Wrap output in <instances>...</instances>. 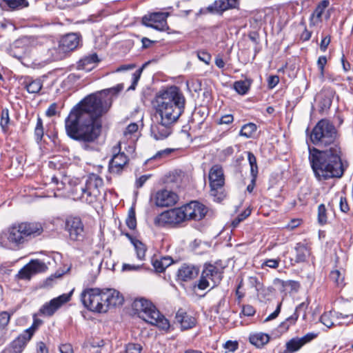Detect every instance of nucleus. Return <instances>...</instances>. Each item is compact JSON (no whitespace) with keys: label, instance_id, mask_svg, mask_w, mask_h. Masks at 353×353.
<instances>
[{"label":"nucleus","instance_id":"4d7b16f0","mask_svg":"<svg viewBox=\"0 0 353 353\" xmlns=\"http://www.w3.org/2000/svg\"><path fill=\"white\" fill-rule=\"evenodd\" d=\"M138 125L136 123H131L125 128L123 134L124 136L131 135L138 130Z\"/></svg>","mask_w":353,"mask_h":353},{"label":"nucleus","instance_id":"a18cd8bd","mask_svg":"<svg viewBox=\"0 0 353 353\" xmlns=\"http://www.w3.org/2000/svg\"><path fill=\"white\" fill-rule=\"evenodd\" d=\"M280 261V258L265 259L261 263V268H263L264 267H268L272 269H276L279 266Z\"/></svg>","mask_w":353,"mask_h":353},{"label":"nucleus","instance_id":"39448f33","mask_svg":"<svg viewBox=\"0 0 353 353\" xmlns=\"http://www.w3.org/2000/svg\"><path fill=\"white\" fill-rule=\"evenodd\" d=\"M42 232L40 222H15L8 228L7 232L0 234V246L19 249L30 238L40 235Z\"/></svg>","mask_w":353,"mask_h":353},{"label":"nucleus","instance_id":"6ab92c4d","mask_svg":"<svg viewBox=\"0 0 353 353\" xmlns=\"http://www.w3.org/2000/svg\"><path fill=\"white\" fill-rule=\"evenodd\" d=\"M239 0H216L207 10L209 12L222 14L225 11L238 8Z\"/></svg>","mask_w":353,"mask_h":353},{"label":"nucleus","instance_id":"c756f323","mask_svg":"<svg viewBox=\"0 0 353 353\" xmlns=\"http://www.w3.org/2000/svg\"><path fill=\"white\" fill-rule=\"evenodd\" d=\"M329 279L339 288H343L345 285V270L341 268L331 270Z\"/></svg>","mask_w":353,"mask_h":353},{"label":"nucleus","instance_id":"473e14b6","mask_svg":"<svg viewBox=\"0 0 353 353\" xmlns=\"http://www.w3.org/2000/svg\"><path fill=\"white\" fill-rule=\"evenodd\" d=\"M32 275L45 272L46 266L45 263L39 259H32L26 264Z\"/></svg>","mask_w":353,"mask_h":353},{"label":"nucleus","instance_id":"a878e982","mask_svg":"<svg viewBox=\"0 0 353 353\" xmlns=\"http://www.w3.org/2000/svg\"><path fill=\"white\" fill-rule=\"evenodd\" d=\"M299 317V314L293 313L290 316L288 317L285 321L281 322L277 327L273 331V334L276 336H280L287 332L290 327L294 325Z\"/></svg>","mask_w":353,"mask_h":353},{"label":"nucleus","instance_id":"49530a36","mask_svg":"<svg viewBox=\"0 0 353 353\" xmlns=\"http://www.w3.org/2000/svg\"><path fill=\"white\" fill-rule=\"evenodd\" d=\"M142 346L139 343H130L125 345L124 353H141Z\"/></svg>","mask_w":353,"mask_h":353},{"label":"nucleus","instance_id":"58836bf2","mask_svg":"<svg viewBox=\"0 0 353 353\" xmlns=\"http://www.w3.org/2000/svg\"><path fill=\"white\" fill-rule=\"evenodd\" d=\"M48 52L50 53V59L52 61L62 59L65 54V52L62 50V48L59 43L58 44L57 47H54L49 49Z\"/></svg>","mask_w":353,"mask_h":353},{"label":"nucleus","instance_id":"5701e85b","mask_svg":"<svg viewBox=\"0 0 353 353\" xmlns=\"http://www.w3.org/2000/svg\"><path fill=\"white\" fill-rule=\"evenodd\" d=\"M64 229L68 233L71 241H81L84 237V225L83 222H65Z\"/></svg>","mask_w":353,"mask_h":353},{"label":"nucleus","instance_id":"393cba45","mask_svg":"<svg viewBox=\"0 0 353 353\" xmlns=\"http://www.w3.org/2000/svg\"><path fill=\"white\" fill-rule=\"evenodd\" d=\"M62 50L65 53L74 50L79 45V38L75 33H70L63 37L59 41Z\"/></svg>","mask_w":353,"mask_h":353},{"label":"nucleus","instance_id":"ea45409f","mask_svg":"<svg viewBox=\"0 0 353 353\" xmlns=\"http://www.w3.org/2000/svg\"><path fill=\"white\" fill-rule=\"evenodd\" d=\"M10 123L9 111L7 108L3 109L1 111L0 125L2 130L6 132Z\"/></svg>","mask_w":353,"mask_h":353},{"label":"nucleus","instance_id":"9b49d317","mask_svg":"<svg viewBox=\"0 0 353 353\" xmlns=\"http://www.w3.org/2000/svg\"><path fill=\"white\" fill-rule=\"evenodd\" d=\"M223 274L222 269L210 263H205L196 284L197 288L201 290L207 289L210 286L209 280L212 281V287L218 285L223 279Z\"/></svg>","mask_w":353,"mask_h":353},{"label":"nucleus","instance_id":"20e7f679","mask_svg":"<svg viewBox=\"0 0 353 353\" xmlns=\"http://www.w3.org/2000/svg\"><path fill=\"white\" fill-rule=\"evenodd\" d=\"M156 103L159 117L174 123L184 111L185 99L179 88L171 86L157 95Z\"/></svg>","mask_w":353,"mask_h":353},{"label":"nucleus","instance_id":"0e129e2a","mask_svg":"<svg viewBox=\"0 0 353 353\" xmlns=\"http://www.w3.org/2000/svg\"><path fill=\"white\" fill-rule=\"evenodd\" d=\"M234 120V117L232 114H228L222 116L219 121L217 122L219 124H230Z\"/></svg>","mask_w":353,"mask_h":353},{"label":"nucleus","instance_id":"052dcab7","mask_svg":"<svg viewBox=\"0 0 353 353\" xmlns=\"http://www.w3.org/2000/svg\"><path fill=\"white\" fill-rule=\"evenodd\" d=\"M141 268V265L123 263L122 265V270L123 271H137L139 270Z\"/></svg>","mask_w":353,"mask_h":353},{"label":"nucleus","instance_id":"dca6fc26","mask_svg":"<svg viewBox=\"0 0 353 353\" xmlns=\"http://www.w3.org/2000/svg\"><path fill=\"white\" fill-rule=\"evenodd\" d=\"M168 16V13L165 12L151 13L143 17L142 23L145 26L164 31L168 29L166 21Z\"/></svg>","mask_w":353,"mask_h":353},{"label":"nucleus","instance_id":"09e8293b","mask_svg":"<svg viewBox=\"0 0 353 353\" xmlns=\"http://www.w3.org/2000/svg\"><path fill=\"white\" fill-rule=\"evenodd\" d=\"M256 313L255 308L250 304L243 305L240 316H253Z\"/></svg>","mask_w":353,"mask_h":353},{"label":"nucleus","instance_id":"79ce46f5","mask_svg":"<svg viewBox=\"0 0 353 353\" xmlns=\"http://www.w3.org/2000/svg\"><path fill=\"white\" fill-rule=\"evenodd\" d=\"M347 303H343L341 307L339 309V310L336 311L334 310V314L335 316L339 318H348L349 316L352 315V310H349L346 308Z\"/></svg>","mask_w":353,"mask_h":353},{"label":"nucleus","instance_id":"423d86ee","mask_svg":"<svg viewBox=\"0 0 353 353\" xmlns=\"http://www.w3.org/2000/svg\"><path fill=\"white\" fill-rule=\"evenodd\" d=\"M212 212L197 201H190L180 208H174L162 212L156 221H201L208 216L212 218Z\"/></svg>","mask_w":353,"mask_h":353},{"label":"nucleus","instance_id":"69168bd1","mask_svg":"<svg viewBox=\"0 0 353 353\" xmlns=\"http://www.w3.org/2000/svg\"><path fill=\"white\" fill-rule=\"evenodd\" d=\"M326 219V210L324 205L321 204L318 208V221H325Z\"/></svg>","mask_w":353,"mask_h":353},{"label":"nucleus","instance_id":"bf43d9fd","mask_svg":"<svg viewBox=\"0 0 353 353\" xmlns=\"http://www.w3.org/2000/svg\"><path fill=\"white\" fill-rule=\"evenodd\" d=\"M58 105L57 103H52L46 112V114L48 117L54 116L57 112Z\"/></svg>","mask_w":353,"mask_h":353},{"label":"nucleus","instance_id":"4be33fe9","mask_svg":"<svg viewBox=\"0 0 353 353\" xmlns=\"http://www.w3.org/2000/svg\"><path fill=\"white\" fill-rule=\"evenodd\" d=\"M318 336V334L314 332H308L303 336L299 338L294 337L289 340L286 344L285 347L292 352H296L301 350L305 344L311 342Z\"/></svg>","mask_w":353,"mask_h":353},{"label":"nucleus","instance_id":"2f4dec72","mask_svg":"<svg viewBox=\"0 0 353 353\" xmlns=\"http://www.w3.org/2000/svg\"><path fill=\"white\" fill-rule=\"evenodd\" d=\"M171 260L169 257H161V259H154L152 261V266L154 270L157 272L161 273L163 272L166 268H168L170 264Z\"/></svg>","mask_w":353,"mask_h":353},{"label":"nucleus","instance_id":"412c9836","mask_svg":"<svg viewBox=\"0 0 353 353\" xmlns=\"http://www.w3.org/2000/svg\"><path fill=\"white\" fill-rule=\"evenodd\" d=\"M175 321L180 325L182 330L194 327L197 323L196 317L188 314L185 310L179 308L175 314Z\"/></svg>","mask_w":353,"mask_h":353},{"label":"nucleus","instance_id":"f8f14e48","mask_svg":"<svg viewBox=\"0 0 353 353\" xmlns=\"http://www.w3.org/2000/svg\"><path fill=\"white\" fill-rule=\"evenodd\" d=\"M137 315L148 323L155 325L161 330H168L170 328L169 321L152 303V306L145 307L143 312H141Z\"/></svg>","mask_w":353,"mask_h":353},{"label":"nucleus","instance_id":"c03bdc74","mask_svg":"<svg viewBox=\"0 0 353 353\" xmlns=\"http://www.w3.org/2000/svg\"><path fill=\"white\" fill-rule=\"evenodd\" d=\"M249 285L252 288H254L257 292H259L263 289V283L259 281L257 276H251L248 277Z\"/></svg>","mask_w":353,"mask_h":353},{"label":"nucleus","instance_id":"37998d69","mask_svg":"<svg viewBox=\"0 0 353 353\" xmlns=\"http://www.w3.org/2000/svg\"><path fill=\"white\" fill-rule=\"evenodd\" d=\"M32 276V275L26 265H25L16 275V278L19 280H30Z\"/></svg>","mask_w":353,"mask_h":353},{"label":"nucleus","instance_id":"6e6d98bb","mask_svg":"<svg viewBox=\"0 0 353 353\" xmlns=\"http://www.w3.org/2000/svg\"><path fill=\"white\" fill-rule=\"evenodd\" d=\"M36 353H49L48 347L43 341H38L36 343Z\"/></svg>","mask_w":353,"mask_h":353},{"label":"nucleus","instance_id":"8fccbe9b","mask_svg":"<svg viewBox=\"0 0 353 353\" xmlns=\"http://www.w3.org/2000/svg\"><path fill=\"white\" fill-rule=\"evenodd\" d=\"M239 283L236 288L235 295L236 296L237 301L240 303L242 299L245 296V293L241 290V289L243 286V278L242 276L238 279Z\"/></svg>","mask_w":353,"mask_h":353},{"label":"nucleus","instance_id":"cd10ccee","mask_svg":"<svg viewBox=\"0 0 353 353\" xmlns=\"http://www.w3.org/2000/svg\"><path fill=\"white\" fill-rule=\"evenodd\" d=\"M99 62V59L96 53L85 56L78 62L77 68L79 70H83L86 72H90L94 69L97 63Z\"/></svg>","mask_w":353,"mask_h":353},{"label":"nucleus","instance_id":"ddd939ff","mask_svg":"<svg viewBox=\"0 0 353 353\" xmlns=\"http://www.w3.org/2000/svg\"><path fill=\"white\" fill-rule=\"evenodd\" d=\"M73 292L74 289L45 303L39 310V314L47 317L52 316L64 304L71 300Z\"/></svg>","mask_w":353,"mask_h":353},{"label":"nucleus","instance_id":"2eb2a0df","mask_svg":"<svg viewBox=\"0 0 353 353\" xmlns=\"http://www.w3.org/2000/svg\"><path fill=\"white\" fill-rule=\"evenodd\" d=\"M156 121H153L150 127L151 134L156 140L166 139L172 131L173 123L166 122L163 118L159 119L156 116Z\"/></svg>","mask_w":353,"mask_h":353},{"label":"nucleus","instance_id":"0eeeda50","mask_svg":"<svg viewBox=\"0 0 353 353\" xmlns=\"http://www.w3.org/2000/svg\"><path fill=\"white\" fill-rule=\"evenodd\" d=\"M103 185V179L95 174H91L88 176L84 184L74 186L70 194L75 201L92 204L97 201L101 194L100 189Z\"/></svg>","mask_w":353,"mask_h":353},{"label":"nucleus","instance_id":"f03ea898","mask_svg":"<svg viewBox=\"0 0 353 353\" xmlns=\"http://www.w3.org/2000/svg\"><path fill=\"white\" fill-rule=\"evenodd\" d=\"M341 147L334 146L328 150L310 149L309 161L315 176L319 180L341 178L343 175Z\"/></svg>","mask_w":353,"mask_h":353},{"label":"nucleus","instance_id":"4c0bfd02","mask_svg":"<svg viewBox=\"0 0 353 353\" xmlns=\"http://www.w3.org/2000/svg\"><path fill=\"white\" fill-rule=\"evenodd\" d=\"M185 222H154L157 228H165L166 230L175 229L184 227Z\"/></svg>","mask_w":353,"mask_h":353},{"label":"nucleus","instance_id":"7ed1b4c3","mask_svg":"<svg viewBox=\"0 0 353 353\" xmlns=\"http://www.w3.org/2000/svg\"><path fill=\"white\" fill-rule=\"evenodd\" d=\"M80 299L87 310L96 313H105L110 307L123 303V296L113 289L86 288L81 292Z\"/></svg>","mask_w":353,"mask_h":353},{"label":"nucleus","instance_id":"864d4df0","mask_svg":"<svg viewBox=\"0 0 353 353\" xmlns=\"http://www.w3.org/2000/svg\"><path fill=\"white\" fill-rule=\"evenodd\" d=\"M225 349L228 350L230 352H235L239 348V343L236 341H227L223 345Z\"/></svg>","mask_w":353,"mask_h":353},{"label":"nucleus","instance_id":"680f3d73","mask_svg":"<svg viewBox=\"0 0 353 353\" xmlns=\"http://www.w3.org/2000/svg\"><path fill=\"white\" fill-rule=\"evenodd\" d=\"M141 74V70H138L133 74L132 83L129 87L128 90H134L135 89V87L140 79Z\"/></svg>","mask_w":353,"mask_h":353},{"label":"nucleus","instance_id":"6e6552de","mask_svg":"<svg viewBox=\"0 0 353 353\" xmlns=\"http://www.w3.org/2000/svg\"><path fill=\"white\" fill-rule=\"evenodd\" d=\"M312 143L320 148L340 147L338 142V132L335 126L329 120H320L310 134Z\"/></svg>","mask_w":353,"mask_h":353},{"label":"nucleus","instance_id":"338daca9","mask_svg":"<svg viewBox=\"0 0 353 353\" xmlns=\"http://www.w3.org/2000/svg\"><path fill=\"white\" fill-rule=\"evenodd\" d=\"M150 177V174H145L140 176L139 179H137L135 182V185L137 188H141L145 183L147 181V180Z\"/></svg>","mask_w":353,"mask_h":353},{"label":"nucleus","instance_id":"7c9ffc66","mask_svg":"<svg viewBox=\"0 0 353 353\" xmlns=\"http://www.w3.org/2000/svg\"><path fill=\"white\" fill-rule=\"evenodd\" d=\"M28 6L26 0H1L0 8L3 10H15Z\"/></svg>","mask_w":353,"mask_h":353},{"label":"nucleus","instance_id":"4468645a","mask_svg":"<svg viewBox=\"0 0 353 353\" xmlns=\"http://www.w3.org/2000/svg\"><path fill=\"white\" fill-rule=\"evenodd\" d=\"M152 199L157 207L169 208L177 203L179 196L171 190L161 188L153 194Z\"/></svg>","mask_w":353,"mask_h":353},{"label":"nucleus","instance_id":"603ef678","mask_svg":"<svg viewBox=\"0 0 353 353\" xmlns=\"http://www.w3.org/2000/svg\"><path fill=\"white\" fill-rule=\"evenodd\" d=\"M11 314L6 311L0 312V327L5 328L10 323Z\"/></svg>","mask_w":353,"mask_h":353},{"label":"nucleus","instance_id":"aec40b11","mask_svg":"<svg viewBox=\"0 0 353 353\" xmlns=\"http://www.w3.org/2000/svg\"><path fill=\"white\" fill-rule=\"evenodd\" d=\"M199 272L200 270L199 267L192 264L183 263L177 270L176 280L190 281L196 279Z\"/></svg>","mask_w":353,"mask_h":353},{"label":"nucleus","instance_id":"9d476101","mask_svg":"<svg viewBox=\"0 0 353 353\" xmlns=\"http://www.w3.org/2000/svg\"><path fill=\"white\" fill-rule=\"evenodd\" d=\"M210 195L214 201L221 202L225 197L224 192L225 177L223 170L220 165H214L209 171Z\"/></svg>","mask_w":353,"mask_h":353},{"label":"nucleus","instance_id":"e2e57ef3","mask_svg":"<svg viewBox=\"0 0 353 353\" xmlns=\"http://www.w3.org/2000/svg\"><path fill=\"white\" fill-rule=\"evenodd\" d=\"M141 74V70H138L133 74L132 83L129 87L128 90H134L135 89V87L140 79Z\"/></svg>","mask_w":353,"mask_h":353},{"label":"nucleus","instance_id":"3c124183","mask_svg":"<svg viewBox=\"0 0 353 353\" xmlns=\"http://www.w3.org/2000/svg\"><path fill=\"white\" fill-rule=\"evenodd\" d=\"M282 285L283 287H290L291 291L292 292H298L301 288V284L299 281L289 280L286 281H282Z\"/></svg>","mask_w":353,"mask_h":353},{"label":"nucleus","instance_id":"f3484780","mask_svg":"<svg viewBox=\"0 0 353 353\" xmlns=\"http://www.w3.org/2000/svg\"><path fill=\"white\" fill-rule=\"evenodd\" d=\"M120 142L113 148V157L109 163V171L113 174H119L128 161L124 152H120Z\"/></svg>","mask_w":353,"mask_h":353},{"label":"nucleus","instance_id":"a211bd4d","mask_svg":"<svg viewBox=\"0 0 353 353\" xmlns=\"http://www.w3.org/2000/svg\"><path fill=\"white\" fill-rule=\"evenodd\" d=\"M295 256L290 259V265L294 266L297 263H303L311 254V246L305 239L303 242H299L294 247Z\"/></svg>","mask_w":353,"mask_h":353},{"label":"nucleus","instance_id":"a19ab883","mask_svg":"<svg viewBox=\"0 0 353 353\" xmlns=\"http://www.w3.org/2000/svg\"><path fill=\"white\" fill-rule=\"evenodd\" d=\"M43 121L40 117L37 118V125L34 129V137L37 142L41 141L43 137Z\"/></svg>","mask_w":353,"mask_h":353},{"label":"nucleus","instance_id":"bb28decb","mask_svg":"<svg viewBox=\"0 0 353 353\" xmlns=\"http://www.w3.org/2000/svg\"><path fill=\"white\" fill-rule=\"evenodd\" d=\"M329 4L330 1L328 0H323L316 6L310 18V26H317L321 22L322 14Z\"/></svg>","mask_w":353,"mask_h":353},{"label":"nucleus","instance_id":"72a5a7b5","mask_svg":"<svg viewBox=\"0 0 353 353\" xmlns=\"http://www.w3.org/2000/svg\"><path fill=\"white\" fill-rule=\"evenodd\" d=\"M152 306V302L145 298H137L135 299L132 304V307L134 311V313L138 314L146 306Z\"/></svg>","mask_w":353,"mask_h":353},{"label":"nucleus","instance_id":"b1692460","mask_svg":"<svg viewBox=\"0 0 353 353\" xmlns=\"http://www.w3.org/2000/svg\"><path fill=\"white\" fill-rule=\"evenodd\" d=\"M119 223V228L120 229L121 234L125 236L134 245L137 258L141 261L144 260L145 257V252L147 251L145 245L131 235L129 232L123 230L122 222Z\"/></svg>","mask_w":353,"mask_h":353},{"label":"nucleus","instance_id":"13d9d810","mask_svg":"<svg viewBox=\"0 0 353 353\" xmlns=\"http://www.w3.org/2000/svg\"><path fill=\"white\" fill-rule=\"evenodd\" d=\"M281 306L282 302H279L276 306V310L265 319V321H268L276 319L281 312Z\"/></svg>","mask_w":353,"mask_h":353},{"label":"nucleus","instance_id":"5fc2aeb1","mask_svg":"<svg viewBox=\"0 0 353 353\" xmlns=\"http://www.w3.org/2000/svg\"><path fill=\"white\" fill-rule=\"evenodd\" d=\"M327 63V58L325 56L319 57L317 61V65L320 70L321 77L323 79L324 76V67Z\"/></svg>","mask_w":353,"mask_h":353},{"label":"nucleus","instance_id":"f704fd0d","mask_svg":"<svg viewBox=\"0 0 353 353\" xmlns=\"http://www.w3.org/2000/svg\"><path fill=\"white\" fill-rule=\"evenodd\" d=\"M257 127L253 123H248L242 126L239 135L246 138L252 137L253 134L256 132Z\"/></svg>","mask_w":353,"mask_h":353},{"label":"nucleus","instance_id":"c85d7f7f","mask_svg":"<svg viewBox=\"0 0 353 353\" xmlns=\"http://www.w3.org/2000/svg\"><path fill=\"white\" fill-rule=\"evenodd\" d=\"M248 340L252 345L261 349L269 343L270 336L268 334L263 332H254L250 334Z\"/></svg>","mask_w":353,"mask_h":353},{"label":"nucleus","instance_id":"774afa93","mask_svg":"<svg viewBox=\"0 0 353 353\" xmlns=\"http://www.w3.org/2000/svg\"><path fill=\"white\" fill-rule=\"evenodd\" d=\"M59 351L61 353H74L72 346L70 343L61 344L59 346Z\"/></svg>","mask_w":353,"mask_h":353},{"label":"nucleus","instance_id":"de8ad7c7","mask_svg":"<svg viewBox=\"0 0 353 353\" xmlns=\"http://www.w3.org/2000/svg\"><path fill=\"white\" fill-rule=\"evenodd\" d=\"M331 312H324L320 317L321 322L327 327H332L334 325V322L331 319Z\"/></svg>","mask_w":353,"mask_h":353},{"label":"nucleus","instance_id":"1a4fd4ad","mask_svg":"<svg viewBox=\"0 0 353 353\" xmlns=\"http://www.w3.org/2000/svg\"><path fill=\"white\" fill-rule=\"evenodd\" d=\"M43 323V320L36 318L34 315L32 325L7 345L1 353H23Z\"/></svg>","mask_w":353,"mask_h":353},{"label":"nucleus","instance_id":"f257e3e1","mask_svg":"<svg viewBox=\"0 0 353 353\" xmlns=\"http://www.w3.org/2000/svg\"><path fill=\"white\" fill-rule=\"evenodd\" d=\"M122 88V85H118L91 94L75 105L65 119L66 134L80 142L95 141L101 134V117L112 105V94H117Z\"/></svg>","mask_w":353,"mask_h":353},{"label":"nucleus","instance_id":"c9c22d12","mask_svg":"<svg viewBox=\"0 0 353 353\" xmlns=\"http://www.w3.org/2000/svg\"><path fill=\"white\" fill-rule=\"evenodd\" d=\"M233 87L237 93L243 95L248 92L250 87V82L248 80L237 81L234 82Z\"/></svg>","mask_w":353,"mask_h":353},{"label":"nucleus","instance_id":"e433bc0d","mask_svg":"<svg viewBox=\"0 0 353 353\" xmlns=\"http://www.w3.org/2000/svg\"><path fill=\"white\" fill-rule=\"evenodd\" d=\"M43 87V83L41 80L35 79L29 82H26V88L29 93L37 94L39 93Z\"/></svg>","mask_w":353,"mask_h":353}]
</instances>
